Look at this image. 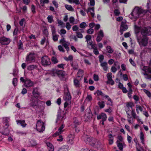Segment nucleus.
<instances>
[{
  "label": "nucleus",
  "mask_w": 151,
  "mask_h": 151,
  "mask_svg": "<svg viewBox=\"0 0 151 151\" xmlns=\"http://www.w3.org/2000/svg\"><path fill=\"white\" fill-rule=\"evenodd\" d=\"M151 29L150 27L142 28L134 25V31L137 42L140 47L146 46L148 43V39L146 36L149 35L151 33Z\"/></svg>",
  "instance_id": "f257e3e1"
},
{
  "label": "nucleus",
  "mask_w": 151,
  "mask_h": 151,
  "mask_svg": "<svg viewBox=\"0 0 151 151\" xmlns=\"http://www.w3.org/2000/svg\"><path fill=\"white\" fill-rule=\"evenodd\" d=\"M146 12L145 10H144L141 8L136 7L134 9L132 12L129 15V17L133 21H135L141 16V14H143Z\"/></svg>",
  "instance_id": "f03ea898"
},
{
  "label": "nucleus",
  "mask_w": 151,
  "mask_h": 151,
  "mask_svg": "<svg viewBox=\"0 0 151 151\" xmlns=\"http://www.w3.org/2000/svg\"><path fill=\"white\" fill-rule=\"evenodd\" d=\"M63 98L65 101L64 107L66 108L71 103V97L68 88L67 86H65L64 87V95Z\"/></svg>",
  "instance_id": "7ed1b4c3"
},
{
  "label": "nucleus",
  "mask_w": 151,
  "mask_h": 151,
  "mask_svg": "<svg viewBox=\"0 0 151 151\" xmlns=\"http://www.w3.org/2000/svg\"><path fill=\"white\" fill-rule=\"evenodd\" d=\"M141 73L145 78L151 79V68L147 66H141Z\"/></svg>",
  "instance_id": "20e7f679"
},
{
  "label": "nucleus",
  "mask_w": 151,
  "mask_h": 151,
  "mask_svg": "<svg viewBox=\"0 0 151 151\" xmlns=\"http://www.w3.org/2000/svg\"><path fill=\"white\" fill-rule=\"evenodd\" d=\"M82 139L87 144H89L92 146H94V144L93 142L94 139L89 135L84 134L82 137Z\"/></svg>",
  "instance_id": "39448f33"
},
{
  "label": "nucleus",
  "mask_w": 151,
  "mask_h": 151,
  "mask_svg": "<svg viewBox=\"0 0 151 151\" xmlns=\"http://www.w3.org/2000/svg\"><path fill=\"white\" fill-rule=\"evenodd\" d=\"M36 129L38 131L40 132H42L45 129L44 122L40 120H39L37 121L36 125Z\"/></svg>",
  "instance_id": "423d86ee"
},
{
  "label": "nucleus",
  "mask_w": 151,
  "mask_h": 151,
  "mask_svg": "<svg viewBox=\"0 0 151 151\" xmlns=\"http://www.w3.org/2000/svg\"><path fill=\"white\" fill-rule=\"evenodd\" d=\"M11 42L10 38L3 36L0 37V43L3 45H8Z\"/></svg>",
  "instance_id": "0eeeda50"
},
{
  "label": "nucleus",
  "mask_w": 151,
  "mask_h": 151,
  "mask_svg": "<svg viewBox=\"0 0 151 151\" xmlns=\"http://www.w3.org/2000/svg\"><path fill=\"white\" fill-rule=\"evenodd\" d=\"M35 60V55L34 53L31 52L26 57V62L30 63L33 62Z\"/></svg>",
  "instance_id": "6e6552de"
},
{
  "label": "nucleus",
  "mask_w": 151,
  "mask_h": 151,
  "mask_svg": "<svg viewBox=\"0 0 151 151\" xmlns=\"http://www.w3.org/2000/svg\"><path fill=\"white\" fill-rule=\"evenodd\" d=\"M60 43L65 48L66 50L68 52L69 50V48L68 47L70 43L65 40L64 38H63L60 40Z\"/></svg>",
  "instance_id": "1a4fd4ad"
},
{
  "label": "nucleus",
  "mask_w": 151,
  "mask_h": 151,
  "mask_svg": "<svg viewBox=\"0 0 151 151\" xmlns=\"http://www.w3.org/2000/svg\"><path fill=\"white\" fill-rule=\"evenodd\" d=\"M64 115V114H62L60 113H58L56 121V124H59L63 122L65 119Z\"/></svg>",
  "instance_id": "9d476101"
},
{
  "label": "nucleus",
  "mask_w": 151,
  "mask_h": 151,
  "mask_svg": "<svg viewBox=\"0 0 151 151\" xmlns=\"http://www.w3.org/2000/svg\"><path fill=\"white\" fill-rule=\"evenodd\" d=\"M49 58L47 56H45L42 57V63L43 65H47L51 63Z\"/></svg>",
  "instance_id": "9b49d317"
},
{
  "label": "nucleus",
  "mask_w": 151,
  "mask_h": 151,
  "mask_svg": "<svg viewBox=\"0 0 151 151\" xmlns=\"http://www.w3.org/2000/svg\"><path fill=\"white\" fill-rule=\"evenodd\" d=\"M75 137L73 134H70L69 135L67 138V143L69 145H72L74 143L73 139Z\"/></svg>",
  "instance_id": "f8f14e48"
},
{
  "label": "nucleus",
  "mask_w": 151,
  "mask_h": 151,
  "mask_svg": "<svg viewBox=\"0 0 151 151\" xmlns=\"http://www.w3.org/2000/svg\"><path fill=\"white\" fill-rule=\"evenodd\" d=\"M108 81H107V83L110 84L111 85L114 84V82L112 79V74L111 73H108L106 75Z\"/></svg>",
  "instance_id": "ddd939ff"
},
{
  "label": "nucleus",
  "mask_w": 151,
  "mask_h": 151,
  "mask_svg": "<svg viewBox=\"0 0 151 151\" xmlns=\"http://www.w3.org/2000/svg\"><path fill=\"white\" fill-rule=\"evenodd\" d=\"M107 116L106 114L101 113L97 116V119L98 120L102 119V121H105L107 119Z\"/></svg>",
  "instance_id": "4468645a"
},
{
  "label": "nucleus",
  "mask_w": 151,
  "mask_h": 151,
  "mask_svg": "<svg viewBox=\"0 0 151 151\" xmlns=\"http://www.w3.org/2000/svg\"><path fill=\"white\" fill-rule=\"evenodd\" d=\"M128 29V26L124 22H122L120 27V32L121 35L123 34V31L127 30Z\"/></svg>",
  "instance_id": "2eb2a0df"
},
{
  "label": "nucleus",
  "mask_w": 151,
  "mask_h": 151,
  "mask_svg": "<svg viewBox=\"0 0 151 151\" xmlns=\"http://www.w3.org/2000/svg\"><path fill=\"white\" fill-rule=\"evenodd\" d=\"M62 73V72L60 70L54 69L51 70L50 74L52 76H55L61 74Z\"/></svg>",
  "instance_id": "dca6fc26"
},
{
  "label": "nucleus",
  "mask_w": 151,
  "mask_h": 151,
  "mask_svg": "<svg viewBox=\"0 0 151 151\" xmlns=\"http://www.w3.org/2000/svg\"><path fill=\"white\" fill-rule=\"evenodd\" d=\"M33 85V82L29 79H26L25 80L24 86L27 88L32 86Z\"/></svg>",
  "instance_id": "f3484780"
},
{
  "label": "nucleus",
  "mask_w": 151,
  "mask_h": 151,
  "mask_svg": "<svg viewBox=\"0 0 151 151\" xmlns=\"http://www.w3.org/2000/svg\"><path fill=\"white\" fill-rule=\"evenodd\" d=\"M92 114L90 110H89L86 113L84 117L86 119V121H88L90 120L92 117Z\"/></svg>",
  "instance_id": "a211bd4d"
},
{
  "label": "nucleus",
  "mask_w": 151,
  "mask_h": 151,
  "mask_svg": "<svg viewBox=\"0 0 151 151\" xmlns=\"http://www.w3.org/2000/svg\"><path fill=\"white\" fill-rule=\"evenodd\" d=\"M30 101L31 102L30 103L31 106L34 107L37 105L38 103L37 99H35L33 98H31Z\"/></svg>",
  "instance_id": "6ab92c4d"
},
{
  "label": "nucleus",
  "mask_w": 151,
  "mask_h": 151,
  "mask_svg": "<svg viewBox=\"0 0 151 151\" xmlns=\"http://www.w3.org/2000/svg\"><path fill=\"white\" fill-rule=\"evenodd\" d=\"M32 93L34 97L36 99L38 98L40 94L37 88H33Z\"/></svg>",
  "instance_id": "aec40b11"
},
{
  "label": "nucleus",
  "mask_w": 151,
  "mask_h": 151,
  "mask_svg": "<svg viewBox=\"0 0 151 151\" xmlns=\"http://www.w3.org/2000/svg\"><path fill=\"white\" fill-rule=\"evenodd\" d=\"M100 65L102 67L103 70L104 71H107L108 69L107 63L106 62L100 63Z\"/></svg>",
  "instance_id": "412c9836"
},
{
  "label": "nucleus",
  "mask_w": 151,
  "mask_h": 151,
  "mask_svg": "<svg viewBox=\"0 0 151 151\" xmlns=\"http://www.w3.org/2000/svg\"><path fill=\"white\" fill-rule=\"evenodd\" d=\"M93 142L94 144V145L93 147H95L97 148H101L102 147V145L101 143L99 141L96 140V141L94 140Z\"/></svg>",
  "instance_id": "4be33fe9"
},
{
  "label": "nucleus",
  "mask_w": 151,
  "mask_h": 151,
  "mask_svg": "<svg viewBox=\"0 0 151 151\" xmlns=\"http://www.w3.org/2000/svg\"><path fill=\"white\" fill-rule=\"evenodd\" d=\"M116 144L118 148L120 150L122 151L123 148L126 147V145L124 143H121L116 141Z\"/></svg>",
  "instance_id": "5701e85b"
},
{
  "label": "nucleus",
  "mask_w": 151,
  "mask_h": 151,
  "mask_svg": "<svg viewBox=\"0 0 151 151\" xmlns=\"http://www.w3.org/2000/svg\"><path fill=\"white\" fill-rule=\"evenodd\" d=\"M88 13H90L91 15L93 17H94L95 14L94 13V7H89L87 10Z\"/></svg>",
  "instance_id": "b1692460"
},
{
  "label": "nucleus",
  "mask_w": 151,
  "mask_h": 151,
  "mask_svg": "<svg viewBox=\"0 0 151 151\" xmlns=\"http://www.w3.org/2000/svg\"><path fill=\"white\" fill-rule=\"evenodd\" d=\"M114 136L112 135L111 134H109L108 135V140L109 142V144L111 145L114 142Z\"/></svg>",
  "instance_id": "393cba45"
},
{
  "label": "nucleus",
  "mask_w": 151,
  "mask_h": 151,
  "mask_svg": "<svg viewBox=\"0 0 151 151\" xmlns=\"http://www.w3.org/2000/svg\"><path fill=\"white\" fill-rule=\"evenodd\" d=\"M65 125L62 124L61 126L58 129V132H56L55 134L54 135L55 136L59 135L60 134L62 133L63 130H62V129L64 127Z\"/></svg>",
  "instance_id": "a878e982"
},
{
  "label": "nucleus",
  "mask_w": 151,
  "mask_h": 151,
  "mask_svg": "<svg viewBox=\"0 0 151 151\" xmlns=\"http://www.w3.org/2000/svg\"><path fill=\"white\" fill-rule=\"evenodd\" d=\"M17 124L19 125H20L23 127H25L27 124L24 120H17L16 121Z\"/></svg>",
  "instance_id": "bb28decb"
},
{
  "label": "nucleus",
  "mask_w": 151,
  "mask_h": 151,
  "mask_svg": "<svg viewBox=\"0 0 151 151\" xmlns=\"http://www.w3.org/2000/svg\"><path fill=\"white\" fill-rule=\"evenodd\" d=\"M127 121L129 124H132L133 123V118L131 116L130 114L127 113Z\"/></svg>",
  "instance_id": "cd10ccee"
},
{
  "label": "nucleus",
  "mask_w": 151,
  "mask_h": 151,
  "mask_svg": "<svg viewBox=\"0 0 151 151\" xmlns=\"http://www.w3.org/2000/svg\"><path fill=\"white\" fill-rule=\"evenodd\" d=\"M81 119L79 118H75L73 119V124L76 127L81 124Z\"/></svg>",
  "instance_id": "c85d7f7f"
},
{
  "label": "nucleus",
  "mask_w": 151,
  "mask_h": 151,
  "mask_svg": "<svg viewBox=\"0 0 151 151\" xmlns=\"http://www.w3.org/2000/svg\"><path fill=\"white\" fill-rule=\"evenodd\" d=\"M46 145L48 147L49 151H54V147L52 144L49 142H47L46 143Z\"/></svg>",
  "instance_id": "c756f323"
},
{
  "label": "nucleus",
  "mask_w": 151,
  "mask_h": 151,
  "mask_svg": "<svg viewBox=\"0 0 151 151\" xmlns=\"http://www.w3.org/2000/svg\"><path fill=\"white\" fill-rule=\"evenodd\" d=\"M94 94H97V96H101L102 98H104L105 95L101 91L98 90L97 91L94 93Z\"/></svg>",
  "instance_id": "7c9ffc66"
},
{
  "label": "nucleus",
  "mask_w": 151,
  "mask_h": 151,
  "mask_svg": "<svg viewBox=\"0 0 151 151\" xmlns=\"http://www.w3.org/2000/svg\"><path fill=\"white\" fill-rule=\"evenodd\" d=\"M85 38L88 45L90 44V42H92V41L91 40V35H86L85 37Z\"/></svg>",
  "instance_id": "2f4dec72"
},
{
  "label": "nucleus",
  "mask_w": 151,
  "mask_h": 151,
  "mask_svg": "<svg viewBox=\"0 0 151 151\" xmlns=\"http://www.w3.org/2000/svg\"><path fill=\"white\" fill-rule=\"evenodd\" d=\"M136 109L137 114L139 113V111H143V108L142 106H140L137 105L136 106Z\"/></svg>",
  "instance_id": "473e14b6"
},
{
  "label": "nucleus",
  "mask_w": 151,
  "mask_h": 151,
  "mask_svg": "<svg viewBox=\"0 0 151 151\" xmlns=\"http://www.w3.org/2000/svg\"><path fill=\"white\" fill-rule=\"evenodd\" d=\"M104 98H105L108 101V102L107 103L109 105H112V101L111 99L109 98V96L107 95H105V96Z\"/></svg>",
  "instance_id": "72a5a7b5"
},
{
  "label": "nucleus",
  "mask_w": 151,
  "mask_h": 151,
  "mask_svg": "<svg viewBox=\"0 0 151 151\" xmlns=\"http://www.w3.org/2000/svg\"><path fill=\"white\" fill-rule=\"evenodd\" d=\"M74 84L76 87H78L80 86V82L76 78L74 79Z\"/></svg>",
  "instance_id": "f704fd0d"
},
{
  "label": "nucleus",
  "mask_w": 151,
  "mask_h": 151,
  "mask_svg": "<svg viewBox=\"0 0 151 151\" xmlns=\"http://www.w3.org/2000/svg\"><path fill=\"white\" fill-rule=\"evenodd\" d=\"M18 49L19 50H23V43L21 40L19 41L17 44Z\"/></svg>",
  "instance_id": "c9c22d12"
},
{
  "label": "nucleus",
  "mask_w": 151,
  "mask_h": 151,
  "mask_svg": "<svg viewBox=\"0 0 151 151\" xmlns=\"http://www.w3.org/2000/svg\"><path fill=\"white\" fill-rule=\"evenodd\" d=\"M63 151H68L70 149L69 146L68 145H65L61 147Z\"/></svg>",
  "instance_id": "e433bc0d"
},
{
  "label": "nucleus",
  "mask_w": 151,
  "mask_h": 151,
  "mask_svg": "<svg viewBox=\"0 0 151 151\" xmlns=\"http://www.w3.org/2000/svg\"><path fill=\"white\" fill-rule=\"evenodd\" d=\"M57 22L58 24V26H60L62 28H63L65 27V24L62 21L59 19H58Z\"/></svg>",
  "instance_id": "4c0bfd02"
},
{
  "label": "nucleus",
  "mask_w": 151,
  "mask_h": 151,
  "mask_svg": "<svg viewBox=\"0 0 151 151\" xmlns=\"http://www.w3.org/2000/svg\"><path fill=\"white\" fill-rule=\"evenodd\" d=\"M134 106L133 103L131 102H128L126 103V107L128 108V109H129L130 108L131 109V110L133 109H132V106Z\"/></svg>",
  "instance_id": "58836bf2"
},
{
  "label": "nucleus",
  "mask_w": 151,
  "mask_h": 151,
  "mask_svg": "<svg viewBox=\"0 0 151 151\" xmlns=\"http://www.w3.org/2000/svg\"><path fill=\"white\" fill-rule=\"evenodd\" d=\"M98 104L99 105V107L101 109L104 108L105 106V103L103 101L98 102Z\"/></svg>",
  "instance_id": "ea45409f"
},
{
  "label": "nucleus",
  "mask_w": 151,
  "mask_h": 151,
  "mask_svg": "<svg viewBox=\"0 0 151 151\" xmlns=\"http://www.w3.org/2000/svg\"><path fill=\"white\" fill-rule=\"evenodd\" d=\"M131 114L133 117V118L134 119H135L138 116L137 115L135 110L134 109H132L131 110Z\"/></svg>",
  "instance_id": "a19ab883"
},
{
  "label": "nucleus",
  "mask_w": 151,
  "mask_h": 151,
  "mask_svg": "<svg viewBox=\"0 0 151 151\" xmlns=\"http://www.w3.org/2000/svg\"><path fill=\"white\" fill-rule=\"evenodd\" d=\"M106 49L108 52L109 53H111L114 51L113 49L111 48V47L110 46H108L106 47Z\"/></svg>",
  "instance_id": "79ce46f5"
},
{
  "label": "nucleus",
  "mask_w": 151,
  "mask_h": 151,
  "mask_svg": "<svg viewBox=\"0 0 151 151\" xmlns=\"http://www.w3.org/2000/svg\"><path fill=\"white\" fill-rule=\"evenodd\" d=\"M65 6V8L68 10L72 11H73L74 10L73 8L70 5L66 4Z\"/></svg>",
  "instance_id": "37998d69"
},
{
  "label": "nucleus",
  "mask_w": 151,
  "mask_h": 151,
  "mask_svg": "<svg viewBox=\"0 0 151 151\" xmlns=\"http://www.w3.org/2000/svg\"><path fill=\"white\" fill-rule=\"evenodd\" d=\"M143 90L149 97L150 98L151 97V93L148 90L146 89H144Z\"/></svg>",
  "instance_id": "c03bdc74"
},
{
  "label": "nucleus",
  "mask_w": 151,
  "mask_h": 151,
  "mask_svg": "<svg viewBox=\"0 0 151 151\" xmlns=\"http://www.w3.org/2000/svg\"><path fill=\"white\" fill-rule=\"evenodd\" d=\"M88 25L85 22H83L80 24L79 27L81 28H85Z\"/></svg>",
  "instance_id": "a18cd8bd"
},
{
  "label": "nucleus",
  "mask_w": 151,
  "mask_h": 151,
  "mask_svg": "<svg viewBox=\"0 0 151 151\" xmlns=\"http://www.w3.org/2000/svg\"><path fill=\"white\" fill-rule=\"evenodd\" d=\"M37 66L35 65H32L29 66L28 67V70H32L35 69L36 68Z\"/></svg>",
  "instance_id": "49530a36"
},
{
  "label": "nucleus",
  "mask_w": 151,
  "mask_h": 151,
  "mask_svg": "<svg viewBox=\"0 0 151 151\" xmlns=\"http://www.w3.org/2000/svg\"><path fill=\"white\" fill-rule=\"evenodd\" d=\"M50 27L52 35L56 34L55 29L54 26L51 25Z\"/></svg>",
  "instance_id": "de8ad7c7"
},
{
  "label": "nucleus",
  "mask_w": 151,
  "mask_h": 151,
  "mask_svg": "<svg viewBox=\"0 0 151 151\" xmlns=\"http://www.w3.org/2000/svg\"><path fill=\"white\" fill-rule=\"evenodd\" d=\"M48 21L50 23H51L53 21V17L52 16L49 15L47 17Z\"/></svg>",
  "instance_id": "09e8293b"
},
{
  "label": "nucleus",
  "mask_w": 151,
  "mask_h": 151,
  "mask_svg": "<svg viewBox=\"0 0 151 151\" xmlns=\"http://www.w3.org/2000/svg\"><path fill=\"white\" fill-rule=\"evenodd\" d=\"M83 71L81 70H79L77 73V77H80L83 76Z\"/></svg>",
  "instance_id": "8fccbe9b"
},
{
  "label": "nucleus",
  "mask_w": 151,
  "mask_h": 151,
  "mask_svg": "<svg viewBox=\"0 0 151 151\" xmlns=\"http://www.w3.org/2000/svg\"><path fill=\"white\" fill-rule=\"evenodd\" d=\"M144 135L142 132H141L140 134V139L141 140V142L144 144Z\"/></svg>",
  "instance_id": "3c124183"
},
{
  "label": "nucleus",
  "mask_w": 151,
  "mask_h": 151,
  "mask_svg": "<svg viewBox=\"0 0 151 151\" xmlns=\"http://www.w3.org/2000/svg\"><path fill=\"white\" fill-rule=\"evenodd\" d=\"M59 35H52V39L54 41H57L58 40V37Z\"/></svg>",
  "instance_id": "603ef678"
},
{
  "label": "nucleus",
  "mask_w": 151,
  "mask_h": 151,
  "mask_svg": "<svg viewBox=\"0 0 151 151\" xmlns=\"http://www.w3.org/2000/svg\"><path fill=\"white\" fill-rule=\"evenodd\" d=\"M52 62L54 64H56L58 63V61L57 58L55 57H53L51 59Z\"/></svg>",
  "instance_id": "864d4df0"
},
{
  "label": "nucleus",
  "mask_w": 151,
  "mask_h": 151,
  "mask_svg": "<svg viewBox=\"0 0 151 151\" xmlns=\"http://www.w3.org/2000/svg\"><path fill=\"white\" fill-rule=\"evenodd\" d=\"M99 62L100 63L104 62L103 60L104 59V56L103 55H100L99 57Z\"/></svg>",
  "instance_id": "5fc2aeb1"
},
{
  "label": "nucleus",
  "mask_w": 151,
  "mask_h": 151,
  "mask_svg": "<svg viewBox=\"0 0 151 151\" xmlns=\"http://www.w3.org/2000/svg\"><path fill=\"white\" fill-rule=\"evenodd\" d=\"M98 35L101 37L102 38L104 36V32L102 30H100V31L98 33Z\"/></svg>",
  "instance_id": "6e6d98bb"
},
{
  "label": "nucleus",
  "mask_w": 151,
  "mask_h": 151,
  "mask_svg": "<svg viewBox=\"0 0 151 151\" xmlns=\"http://www.w3.org/2000/svg\"><path fill=\"white\" fill-rule=\"evenodd\" d=\"M25 22V19H24L23 18L22 19L19 21V24L21 26H22L24 24Z\"/></svg>",
  "instance_id": "4d7b16f0"
},
{
  "label": "nucleus",
  "mask_w": 151,
  "mask_h": 151,
  "mask_svg": "<svg viewBox=\"0 0 151 151\" xmlns=\"http://www.w3.org/2000/svg\"><path fill=\"white\" fill-rule=\"evenodd\" d=\"M89 45L91 46L92 48L93 49V50L97 48V47L95 44H93L92 42H90Z\"/></svg>",
  "instance_id": "13d9d810"
},
{
  "label": "nucleus",
  "mask_w": 151,
  "mask_h": 151,
  "mask_svg": "<svg viewBox=\"0 0 151 151\" xmlns=\"http://www.w3.org/2000/svg\"><path fill=\"white\" fill-rule=\"evenodd\" d=\"M71 25L70 24V23L67 22L66 24V27L67 30H69L71 28Z\"/></svg>",
  "instance_id": "bf43d9fd"
},
{
  "label": "nucleus",
  "mask_w": 151,
  "mask_h": 151,
  "mask_svg": "<svg viewBox=\"0 0 151 151\" xmlns=\"http://www.w3.org/2000/svg\"><path fill=\"white\" fill-rule=\"evenodd\" d=\"M17 134L19 136H22L26 134V133L22 131H17L16 132Z\"/></svg>",
  "instance_id": "052dcab7"
},
{
  "label": "nucleus",
  "mask_w": 151,
  "mask_h": 151,
  "mask_svg": "<svg viewBox=\"0 0 151 151\" xmlns=\"http://www.w3.org/2000/svg\"><path fill=\"white\" fill-rule=\"evenodd\" d=\"M93 29L91 28L87 30V33L90 34H92L93 33Z\"/></svg>",
  "instance_id": "680f3d73"
},
{
  "label": "nucleus",
  "mask_w": 151,
  "mask_h": 151,
  "mask_svg": "<svg viewBox=\"0 0 151 151\" xmlns=\"http://www.w3.org/2000/svg\"><path fill=\"white\" fill-rule=\"evenodd\" d=\"M111 71L113 73H115L117 70V68L114 66H113L111 68Z\"/></svg>",
  "instance_id": "e2e57ef3"
},
{
  "label": "nucleus",
  "mask_w": 151,
  "mask_h": 151,
  "mask_svg": "<svg viewBox=\"0 0 151 151\" xmlns=\"http://www.w3.org/2000/svg\"><path fill=\"white\" fill-rule=\"evenodd\" d=\"M76 36L77 37L79 38H82L83 37V35L80 32H76Z\"/></svg>",
  "instance_id": "0e129e2a"
},
{
  "label": "nucleus",
  "mask_w": 151,
  "mask_h": 151,
  "mask_svg": "<svg viewBox=\"0 0 151 151\" xmlns=\"http://www.w3.org/2000/svg\"><path fill=\"white\" fill-rule=\"evenodd\" d=\"M58 50L60 51L64 52H65V50L64 49L63 46L61 45H59L58 46Z\"/></svg>",
  "instance_id": "69168bd1"
},
{
  "label": "nucleus",
  "mask_w": 151,
  "mask_h": 151,
  "mask_svg": "<svg viewBox=\"0 0 151 151\" xmlns=\"http://www.w3.org/2000/svg\"><path fill=\"white\" fill-rule=\"evenodd\" d=\"M75 20V19L74 17H70L69 18V22L71 24H74V22Z\"/></svg>",
  "instance_id": "338daca9"
},
{
  "label": "nucleus",
  "mask_w": 151,
  "mask_h": 151,
  "mask_svg": "<svg viewBox=\"0 0 151 151\" xmlns=\"http://www.w3.org/2000/svg\"><path fill=\"white\" fill-rule=\"evenodd\" d=\"M79 29L77 25H75L73 26L72 28V30L73 31L76 32Z\"/></svg>",
  "instance_id": "774afa93"
}]
</instances>
